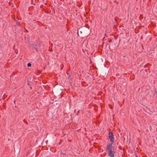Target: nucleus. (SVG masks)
I'll list each match as a JSON object with an SVG mask.
<instances>
[{"label": "nucleus", "instance_id": "nucleus-1", "mask_svg": "<svg viewBox=\"0 0 157 157\" xmlns=\"http://www.w3.org/2000/svg\"><path fill=\"white\" fill-rule=\"evenodd\" d=\"M113 143L112 142L111 143L107 144L106 150L108 151V152H109L110 151H114V149L113 148L112 146Z\"/></svg>", "mask_w": 157, "mask_h": 157}, {"label": "nucleus", "instance_id": "nucleus-2", "mask_svg": "<svg viewBox=\"0 0 157 157\" xmlns=\"http://www.w3.org/2000/svg\"><path fill=\"white\" fill-rule=\"evenodd\" d=\"M109 137L112 143L114 142V137L113 134V133L112 132H110L109 133Z\"/></svg>", "mask_w": 157, "mask_h": 157}, {"label": "nucleus", "instance_id": "nucleus-3", "mask_svg": "<svg viewBox=\"0 0 157 157\" xmlns=\"http://www.w3.org/2000/svg\"><path fill=\"white\" fill-rule=\"evenodd\" d=\"M115 152L114 151H110L109 152H108V154L109 157H115Z\"/></svg>", "mask_w": 157, "mask_h": 157}, {"label": "nucleus", "instance_id": "nucleus-4", "mask_svg": "<svg viewBox=\"0 0 157 157\" xmlns=\"http://www.w3.org/2000/svg\"><path fill=\"white\" fill-rule=\"evenodd\" d=\"M154 91H155V93L156 94H157V88H155Z\"/></svg>", "mask_w": 157, "mask_h": 157}, {"label": "nucleus", "instance_id": "nucleus-5", "mask_svg": "<svg viewBox=\"0 0 157 157\" xmlns=\"http://www.w3.org/2000/svg\"><path fill=\"white\" fill-rule=\"evenodd\" d=\"M27 66L28 67H30L31 66V64L30 63H29L27 64Z\"/></svg>", "mask_w": 157, "mask_h": 157}, {"label": "nucleus", "instance_id": "nucleus-6", "mask_svg": "<svg viewBox=\"0 0 157 157\" xmlns=\"http://www.w3.org/2000/svg\"><path fill=\"white\" fill-rule=\"evenodd\" d=\"M23 121H24V122H25L26 124H28V122H27L26 121H25V120H23Z\"/></svg>", "mask_w": 157, "mask_h": 157}, {"label": "nucleus", "instance_id": "nucleus-7", "mask_svg": "<svg viewBox=\"0 0 157 157\" xmlns=\"http://www.w3.org/2000/svg\"><path fill=\"white\" fill-rule=\"evenodd\" d=\"M33 46L35 47L36 46L37 44L35 43H34V44H33Z\"/></svg>", "mask_w": 157, "mask_h": 157}, {"label": "nucleus", "instance_id": "nucleus-8", "mask_svg": "<svg viewBox=\"0 0 157 157\" xmlns=\"http://www.w3.org/2000/svg\"><path fill=\"white\" fill-rule=\"evenodd\" d=\"M114 2L116 3L117 4H118V2H117L116 0L114 1Z\"/></svg>", "mask_w": 157, "mask_h": 157}, {"label": "nucleus", "instance_id": "nucleus-9", "mask_svg": "<svg viewBox=\"0 0 157 157\" xmlns=\"http://www.w3.org/2000/svg\"><path fill=\"white\" fill-rule=\"evenodd\" d=\"M34 48L35 49L36 51H37V48Z\"/></svg>", "mask_w": 157, "mask_h": 157}, {"label": "nucleus", "instance_id": "nucleus-10", "mask_svg": "<svg viewBox=\"0 0 157 157\" xmlns=\"http://www.w3.org/2000/svg\"><path fill=\"white\" fill-rule=\"evenodd\" d=\"M63 155H66V154L65 153H63Z\"/></svg>", "mask_w": 157, "mask_h": 157}]
</instances>
